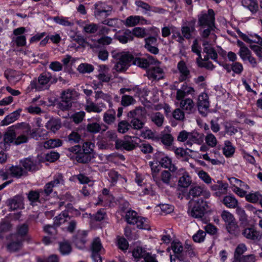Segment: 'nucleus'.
Instances as JSON below:
<instances>
[{
	"label": "nucleus",
	"instance_id": "obj_7",
	"mask_svg": "<svg viewBox=\"0 0 262 262\" xmlns=\"http://www.w3.org/2000/svg\"><path fill=\"white\" fill-rule=\"evenodd\" d=\"M154 159L163 168L168 169L171 172H177L178 168L172 162L171 159L162 152H157L154 155Z\"/></svg>",
	"mask_w": 262,
	"mask_h": 262
},
{
	"label": "nucleus",
	"instance_id": "obj_52",
	"mask_svg": "<svg viewBox=\"0 0 262 262\" xmlns=\"http://www.w3.org/2000/svg\"><path fill=\"white\" fill-rule=\"evenodd\" d=\"M205 140L206 144L211 147H215L217 143L216 137L211 133L207 134L205 138Z\"/></svg>",
	"mask_w": 262,
	"mask_h": 262
},
{
	"label": "nucleus",
	"instance_id": "obj_37",
	"mask_svg": "<svg viewBox=\"0 0 262 262\" xmlns=\"http://www.w3.org/2000/svg\"><path fill=\"white\" fill-rule=\"evenodd\" d=\"M7 248L9 251H15L16 250V235L11 234L8 235L6 238Z\"/></svg>",
	"mask_w": 262,
	"mask_h": 262
},
{
	"label": "nucleus",
	"instance_id": "obj_42",
	"mask_svg": "<svg viewBox=\"0 0 262 262\" xmlns=\"http://www.w3.org/2000/svg\"><path fill=\"white\" fill-rule=\"evenodd\" d=\"M242 5L252 13H256L258 10V4L256 0H242Z\"/></svg>",
	"mask_w": 262,
	"mask_h": 262
},
{
	"label": "nucleus",
	"instance_id": "obj_55",
	"mask_svg": "<svg viewBox=\"0 0 262 262\" xmlns=\"http://www.w3.org/2000/svg\"><path fill=\"white\" fill-rule=\"evenodd\" d=\"M206 27L207 28L204 29L201 34L202 37L207 38L210 36V38L212 39L213 41H215L216 39V36L214 33L211 32V31L214 30L215 27Z\"/></svg>",
	"mask_w": 262,
	"mask_h": 262
},
{
	"label": "nucleus",
	"instance_id": "obj_33",
	"mask_svg": "<svg viewBox=\"0 0 262 262\" xmlns=\"http://www.w3.org/2000/svg\"><path fill=\"white\" fill-rule=\"evenodd\" d=\"M104 128H101V125L98 123H89L86 125V129L89 132L93 134H96L100 132H105L108 126L105 125H103Z\"/></svg>",
	"mask_w": 262,
	"mask_h": 262
},
{
	"label": "nucleus",
	"instance_id": "obj_60",
	"mask_svg": "<svg viewBox=\"0 0 262 262\" xmlns=\"http://www.w3.org/2000/svg\"><path fill=\"white\" fill-rule=\"evenodd\" d=\"M68 140L71 143H79L81 140V137L77 132L72 131L68 135Z\"/></svg>",
	"mask_w": 262,
	"mask_h": 262
},
{
	"label": "nucleus",
	"instance_id": "obj_11",
	"mask_svg": "<svg viewBox=\"0 0 262 262\" xmlns=\"http://www.w3.org/2000/svg\"><path fill=\"white\" fill-rule=\"evenodd\" d=\"M242 234L246 239L253 242H258L262 238V233L253 226L244 229L242 231Z\"/></svg>",
	"mask_w": 262,
	"mask_h": 262
},
{
	"label": "nucleus",
	"instance_id": "obj_9",
	"mask_svg": "<svg viewBox=\"0 0 262 262\" xmlns=\"http://www.w3.org/2000/svg\"><path fill=\"white\" fill-rule=\"evenodd\" d=\"M22 167L17 166V178L26 176L27 171H35L39 169L36 161H34L31 158H27L20 161Z\"/></svg>",
	"mask_w": 262,
	"mask_h": 262
},
{
	"label": "nucleus",
	"instance_id": "obj_57",
	"mask_svg": "<svg viewBox=\"0 0 262 262\" xmlns=\"http://www.w3.org/2000/svg\"><path fill=\"white\" fill-rule=\"evenodd\" d=\"M133 256L135 258H143L144 259L145 257L148 253L144 249L140 247H137L135 248L133 251Z\"/></svg>",
	"mask_w": 262,
	"mask_h": 262
},
{
	"label": "nucleus",
	"instance_id": "obj_5",
	"mask_svg": "<svg viewBox=\"0 0 262 262\" xmlns=\"http://www.w3.org/2000/svg\"><path fill=\"white\" fill-rule=\"evenodd\" d=\"M198 25L205 28L206 27H215V13L212 9H209L207 12H202L198 15Z\"/></svg>",
	"mask_w": 262,
	"mask_h": 262
},
{
	"label": "nucleus",
	"instance_id": "obj_13",
	"mask_svg": "<svg viewBox=\"0 0 262 262\" xmlns=\"http://www.w3.org/2000/svg\"><path fill=\"white\" fill-rule=\"evenodd\" d=\"M111 11V7L107 6L106 9V7H104L102 3H96L95 5L94 15L97 19L106 17L110 15Z\"/></svg>",
	"mask_w": 262,
	"mask_h": 262
},
{
	"label": "nucleus",
	"instance_id": "obj_45",
	"mask_svg": "<svg viewBox=\"0 0 262 262\" xmlns=\"http://www.w3.org/2000/svg\"><path fill=\"white\" fill-rule=\"evenodd\" d=\"M31 127L28 123H17V134L29 135L31 132Z\"/></svg>",
	"mask_w": 262,
	"mask_h": 262
},
{
	"label": "nucleus",
	"instance_id": "obj_3",
	"mask_svg": "<svg viewBox=\"0 0 262 262\" xmlns=\"http://www.w3.org/2000/svg\"><path fill=\"white\" fill-rule=\"evenodd\" d=\"M208 208L207 202L202 199H199L189 202L188 214L196 219H201L204 215Z\"/></svg>",
	"mask_w": 262,
	"mask_h": 262
},
{
	"label": "nucleus",
	"instance_id": "obj_63",
	"mask_svg": "<svg viewBox=\"0 0 262 262\" xmlns=\"http://www.w3.org/2000/svg\"><path fill=\"white\" fill-rule=\"evenodd\" d=\"M171 179V174L168 170H163L160 174V181L165 184L168 185L170 184Z\"/></svg>",
	"mask_w": 262,
	"mask_h": 262
},
{
	"label": "nucleus",
	"instance_id": "obj_51",
	"mask_svg": "<svg viewBox=\"0 0 262 262\" xmlns=\"http://www.w3.org/2000/svg\"><path fill=\"white\" fill-rule=\"evenodd\" d=\"M16 112L14 111L12 113L7 116L1 122V126H7L16 120Z\"/></svg>",
	"mask_w": 262,
	"mask_h": 262
},
{
	"label": "nucleus",
	"instance_id": "obj_22",
	"mask_svg": "<svg viewBox=\"0 0 262 262\" xmlns=\"http://www.w3.org/2000/svg\"><path fill=\"white\" fill-rule=\"evenodd\" d=\"M180 108L187 114L193 113L195 111L194 103L192 99L186 98L181 100L180 103Z\"/></svg>",
	"mask_w": 262,
	"mask_h": 262
},
{
	"label": "nucleus",
	"instance_id": "obj_35",
	"mask_svg": "<svg viewBox=\"0 0 262 262\" xmlns=\"http://www.w3.org/2000/svg\"><path fill=\"white\" fill-rule=\"evenodd\" d=\"M112 42V38L108 36H103L99 38L94 43H89V46L92 49L98 48L100 47V45H108Z\"/></svg>",
	"mask_w": 262,
	"mask_h": 262
},
{
	"label": "nucleus",
	"instance_id": "obj_8",
	"mask_svg": "<svg viewBox=\"0 0 262 262\" xmlns=\"http://www.w3.org/2000/svg\"><path fill=\"white\" fill-rule=\"evenodd\" d=\"M76 92L75 91L67 90L62 92L61 101L58 103V108L63 111L69 110L72 106V101Z\"/></svg>",
	"mask_w": 262,
	"mask_h": 262
},
{
	"label": "nucleus",
	"instance_id": "obj_41",
	"mask_svg": "<svg viewBox=\"0 0 262 262\" xmlns=\"http://www.w3.org/2000/svg\"><path fill=\"white\" fill-rule=\"evenodd\" d=\"M223 204L228 208H235L238 205V201L233 195L226 196L223 201Z\"/></svg>",
	"mask_w": 262,
	"mask_h": 262
},
{
	"label": "nucleus",
	"instance_id": "obj_25",
	"mask_svg": "<svg viewBox=\"0 0 262 262\" xmlns=\"http://www.w3.org/2000/svg\"><path fill=\"white\" fill-rule=\"evenodd\" d=\"M86 234L85 231H78L74 236L73 243L75 246L79 249L84 248L86 243Z\"/></svg>",
	"mask_w": 262,
	"mask_h": 262
},
{
	"label": "nucleus",
	"instance_id": "obj_36",
	"mask_svg": "<svg viewBox=\"0 0 262 262\" xmlns=\"http://www.w3.org/2000/svg\"><path fill=\"white\" fill-rule=\"evenodd\" d=\"M149 117L151 121L158 127H161L163 125L164 117L161 113H154L150 115Z\"/></svg>",
	"mask_w": 262,
	"mask_h": 262
},
{
	"label": "nucleus",
	"instance_id": "obj_46",
	"mask_svg": "<svg viewBox=\"0 0 262 262\" xmlns=\"http://www.w3.org/2000/svg\"><path fill=\"white\" fill-rule=\"evenodd\" d=\"M136 103V100L132 96L123 95L121 97V104L124 107L134 105Z\"/></svg>",
	"mask_w": 262,
	"mask_h": 262
},
{
	"label": "nucleus",
	"instance_id": "obj_39",
	"mask_svg": "<svg viewBox=\"0 0 262 262\" xmlns=\"http://www.w3.org/2000/svg\"><path fill=\"white\" fill-rule=\"evenodd\" d=\"M100 137L97 138V142L96 143V145L100 150H107L108 149H111L113 146V144L112 143L108 141L104 137L99 139Z\"/></svg>",
	"mask_w": 262,
	"mask_h": 262
},
{
	"label": "nucleus",
	"instance_id": "obj_29",
	"mask_svg": "<svg viewBox=\"0 0 262 262\" xmlns=\"http://www.w3.org/2000/svg\"><path fill=\"white\" fill-rule=\"evenodd\" d=\"M103 121L108 125L113 124L116 120V111L113 108L108 109L103 114Z\"/></svg>",
	"mask_w": 262,
	"mask_h": 262
},
{
	"label": "nucleus",
	"instance_id": "obj_2",
	"mask_svg": "<svg viewBox=\"0 0 262 262\" xmlns=\"http://www.w3.org/2000/svg\"><path fill=\"white\" fill-rule=\"evenodd\" d=\"M58 78L54 76L49 72H43L37 78H34L30 83L31 89H35L37 91H41L49 90L51 85L56 83Z\"/></svg>",
	"mask_w": 262,
	"mask_h": 262
},
{
	"label": "nucleus",
	"instance_id": "obj_17",
	"mask_svg": "<svg viewBox=\"0 0 262 262\" xmlns=\"http://www.w3.org/2000/svg\"><path fill=\"white\" fill-rule=\"evenodd\" d=\"M171 249L175 257L181 261L185 259V252L182 244L180 242L173 241L171 243Z\"/></svg>",
	"mask_w": 262,
	"mask_h": 262
},
{
	"label": "nucleus",
	"instance_id": "obj_47",
	"mask_svg": "<svg viewBox=\"0 0 262 262\" xmlns=\"http://www.w3.org/2000/svg\"><path fill=\"white\" fill-rule=\"evenodd\" d=\"M62 145V141L60 139H50L43 143L45 148L49 149L59 147Z\"/></svg>",
	"mask_w": 262,
	"mask_h": 262
},
{
	"label": "nucleus",
	"instance_id": "obj_49",
	"mask_svg": "<svg viewBox=\"0 0 262 262\" xmlns=\"http://www.w3.org/2000/svg\"><path fill=\"white\" fill-rule=\"evenodd\" d=\"M95 145L94 143L91 142H85L83 144L82 150L83 152L89 154L90 155H93L95 157V152L94 151V148Z\"/></svg>",
	"mask_w": 262,
	"mask_h": 262
},
{
	"label": "nucleus",
	"instance_id": "obj_58",
	"mask_svg": "<svg viewBox=\"0 0 262 262\" xmlns=\"http://www.w3.org/2000/svg\"><path fill=\"white\" fill-rule=\"evenodd\" d=\"M221 217L223 220L226 223V225L236 221L233 215L229 211L224 210L221 213Z\"/></svg>",
	"mask_w": 262,
	"mask_h": 262
},
{
	"label": "nucleus",
	"instance_id": "obj_62",
	"mask_svg": "<svg viewBox=\"0 0 262 262\" xmlns=\"http://www.w3.org/2000/svg\"><path fill=\"white\" fill-rule=\"evenodd\" d=\"M98 25L91 23L90 24L85 25L83 28V31L89 34L95 33L98 30Z\"/></svg>",
	"mask_w": 262,
	"mask_h": 262
},
{
	"label": "nucleus",
	"instance_id": "obj_10",
	"mask_svg": "<svg viewBox=\"0 0 262 262\" xmlns=\"http://www.w3.org/2000/svg\"><path fill=\"white\" fill-rule=\"evenodd\" d=\"M29 221L17 225V248L21 246L23 243L28 239Z\"/></svg>",
	"mask_w": 262,
	"mask_h": 262
},
{
	"label": "nucleus",
	"instance_id": "obj_6",
	"mask_svg": "<svg viewBox=\"0 0 262 262\" xmlns=\"http://www.w3.org/2000/svg\"><path fill=\"white\" fill-rule=\"evenodd\" d=\"M90 250L91 257L94 262H102L101 255L104 253L105 249L99 237H96L93 239L91 243Z\"/></svg>",
	"mask_w": 262,
	"mask_h": 262
},
{
	"label": "nucleus",
	"instance_id": "obj_27",
	"mask_svg": "<svg viewBox=\"0 0 262 262\" xmlns=\"http://www.w3.org/2000/svg\"><path fill=\"white\" fill-rule=\"evenodd\" d=\"M197 105L198 110L201 113L202 112L201 110H206L208 108L209 102L208 96L206 93H203L199 96Z\"/></svg>",
	"mask_w": 262,
	"mask_h": 262
},
{
	"label": "nucleus",
	"instance_id": "obj_48",
	"mask_svg": "<svg viewBox=\"0 0 262 262\" xmlns=\"http://www.w3.org/2000/svg\"><path fill=\"white\" fill-rule=\"evenodd\" d=\"M95 98L96 100L102 99L109 103L110 107L112 106V97L110 95L105 94L101 91H98L95 92Z\"/></svg>",
	"mask_w": 262,
	"mask_h": 262
},
{
	"label": "nucleus",
	"instance_id": "obj_30",
	"mask_svg": "<svg viewBox=\"0 0 262 262\" xmlns=\"http://www.w3.org/2000/svg\"><path fill=\"white\" fill-rule=\"evenodd\" d=\"M16 126L12 125L8 128L7 132L6 133L5 135V141L6 142L12 143L15 142L16 143V141H15L16 139Z\"/></svg>",
	"mask_w": 262,
	"mask_h": 262
},
{
	"label": "nucleus",
	"instance_id": "obj_61",
	"mask_svg": "<svg viewBox=\"0 0 262 262\" xmlns=\"http://www.w3.org/2000/svg\"><path fill=\"white\" fill-rule=\"evenodd\" d=\"M136 146V143L132 139V137H127L125 138L123 149L130 151L135 149Z\"/></svg>",
	"mask_w": 262,
	"mask_h": 262
},
{
	"label": "nucleus",
	"instance_id": "obj_38",
	"mask_svg": "<svg viewBox=\"0 0 262 262\" xmlns=\"http://www.w3.org/2000/svg\"><path fill=\"white\" fill-rule=\"evenodd\" d=\"M223 151L224 155L226 157H231L234 154L235 147L230 141L226 140L224 142V147L223 148Z\"/></svg>",
	"mask_w": 262,
	"mask_h": 262
},
{
	"label": "nucleus",
	"instance_id": "obj_50",
	"mask_svg": "<svg viewBox=\"0 0 262 262\" xmlns=\"http://www.w3.org/2000/svg\"><path fill=\"white\" fill-rule=\"evenodd\" d=\"M53 20L56 23L66 27H71L74 24L73 21H69L67 17L56 16Z\"/></svg>",
	"mask_w": 262,
	"mask_h": 262
},
{
	"label": "nucleus",
	"instance_id": "obj_23",
	"mask_svg": "<svg viewBox=\"0 0 262 262\" xmlns=\"http://www.w3.org/2000/svg\"><path fill=\"white\" fill-rule=\"evenodd\" d=\"M146 110L142 106L137 107L135 109L129 111L127 114V117L132 119L137 118L143 119L145 118Z\"/></svg>",
	"mask_w": 262,
	"mask_h": 262
},
{
	"label": "nucleus",
	"instance_id": "obj_40",
	"mask_svg": "<svg viewBox=\"0 0 262 262\" xmlns=\"http://www.w3.org/2000/svg\"><path fill=\"white\" fill-rule=\"evenodd\" d=\"M54 186L52 183L49 182L46 184L43 190H40L41 191V199L43 200H47L49 199V196L50 194L53 192V189Z\"/></svg>",
	"mask_w": 262,
	"mask_h": 262
},
{
	"label": "nucleus",
	"instance_id": "obj_12",
	"mask_svg": "<svg viewBox=\"0 0 262 262\" xmlns=\"http://www.w3.org/2000/svg\"><path fill=\"white\" fill-rule=\"evenodd\" d=\"M188 194L189 196H191L193 198L202 196L204 199H208L210 196V193L207 189L200 186H192Z\"/></svg>",
	"mask_w": 262,
	"mask_h": 262
},
{
	"label": "nucleus",
	"instance_id": "obj_18",
	"mask_svg": "<svg viewBox=\"0 0 262 262\" xmlns=\"http://www.w3.org/2000/svg\"><path fill=\"white\" fill-rule=\"evenodd\" d=\"M148 24V21L146 19L142 16L138 15L128 16L124 22V25L128 27H134L138 24L145 25Z\"/></svg>",
	"mask_w": 262,
	"mask_h": 262
},
{
	"label": "nucleus",
	"instance_id": "obj_14",
	"mask_svg": "<svg viewBox=\"0 0 262 262\" xmlns=\"http://www.w3.org/2000/svg\"><path fill=\"white\" fill-rule=\"evenodd\" d=\"M177 69L180 73L179 80L184 81L191 77L190 71L186 62L183 60H180L177 64Z\"/></svg>",
	"mask_w": 262,
	"mask_h": 262
},
{
	"label": "nucleus",
	"instance_id": "obj_31",
	"mask_svg": "<svg viewBox=\"0 0 262 262\" xmlns=\"http://www.w3.org/2000/svg\"><path fill=\"white\" fill-rule=\"evenodd\" d=\"M226 229L232 237H237L241 233L239 227L236 221L227 224Z\"/></svg>",
	"mask_w": 262,
	"mask_h": 262
},
{
	"label": "nucleus",
	"instance_id": "obj_26",
	"mask_svg": "<svg viewBox=\"0 0 262 262\" xmlns=\"http://www.w3.org/2000/svg\"><path fill=\"white\" fill-rule=\"evenodd\" d=\"M228 185L227 183H223L221 181H218L217 184H214L211 186L212 190L215 191V194L217 196H220L225 194L227 192Z\"/></svg>",
	"mask_w": 262,
	"mask_h": 262
},
{
	"label": "nucleus",
	"instance_id": "obj_24",
	"mask_svg": "<svg viewBox=\"0 0 262 262\" xmlns=\"http://www.w3.org/2000/svg\"><path fill=\"white\" fill-rule=\"evenodd\" d=\"M147 74L148 78L152 80H159L164 77L163 69L158 67V66L149 70Z\"/></svg>",
	"mask_w": 262,
	"mask_h": 262
},
{
	"label": "nucleus",
	"instance_id": "obj_19",
	"mask_svg": "<svg viewBox=\"0 0 262 262\" xmlns=\"http://www.w3.org/2000/svg\"><path fill=\"white\" fill-rule=\"evenodd\" d=\"M98 79L102 82H108L110 81L111 75L108 73L109 68L106 65H100L98 69Z\"/></svg>",
	"mask_w": 262,
	"mask_h": 262
},
{
	"label": "nucleus",
	"instance_id": "obj_28",
	"mask_svg": "<svg viewBox=\"0 0 262 262\" xmlns=\"http://www.w3.org/2000/svg\"><path fill=\"white\" fill-rule=\"evenodd\" d=\"M61 126V120L59 119L52 118L46 123V127L48 129L55 133Z\"/></svg>",
	"mask_w": 262,
	"mask_h": 262
},
{
	"label": "nucleus",
	"instance_id": "obj_53",
	"mask_svg": "<svg viewBox=\"0 0 262 262\" xmlns=\"http://www.w3.org/2000/svg\"><path fill=\"white\" fill-rule=\"evenodd\" d=\"M150 166L151 169V174L154 181L157 183H160V180L158 176V172L160 171L159 165H155L153 162H150Z\"/></svg>",
	"mask_w": 262,
	"mask_h": 262
},
{
	"label": "nucleus",
	"instance_id": "obj_20",
	"mask_svg": "<svg viewBox=\"0 0 262 262\" xmlns=\"http://www.w3.org/2000/svg\"><path fill=\"white\" fill-rule=\"evenodd\" d=\"M105 107V104L102 102L96 104L87 99L85 110L89 113L95 112L99 113H101Z\"/></svg>",
	"mask_w": 262,
	"mask_h": 262
},
{
	"label": "nucleus",
	"instance_id": "obj_34",
	"mask_svg": "<svg viewBox=\"0 0 262 262\" xmlns=\"http://www.w3.org/2000/svg\"><path fill=\"white\" fill-rule=\"evenodd\" d=\"M58 245L59 251L62 255H69L72 252V248L70 243L68 241H63L62 242H59Z\"/></svg>",
	"mask_w": 262,
	"mask_h": 262
},
{
	"label": "nucleus",
	"instance_id": "obj_32",
	"mask_svg": "<svg viewBox=\"0 0 262 262\" xmlns=\"http://www.w3.org/2000/svg\"><path fill=\"white\" fill-rule=\"evenodd\" d=\"M183 172V176L180 178L179 180V185L182 187H188L191 183V180L188 173L184 171V169H181L179 170Z\"/></svg>",
	"mask_w": 262,
	"mask_h": 262
},
{
	"label": "nucleus",
	"instance_id": "obj_59",
	"mask_svg": "<svg viewBox=\"0 0 262 262\" xmlns=\"http://www.w3.org/2000/svg\"><path fill=\"white\" fill-rule=\"evenodd\" d=\"M131 127V125L125 120L120 121L118 124L117 130L119 133L124 134Z\"/></svg>",
	"mask_w": 262,
	"mask_h": 262
},
{
	"label": "nucleus",
	"instance_id": "obj_44",
	"mask_svg": "<svg viewBox=\"0 0 262 262\" xmlns=\"http://www.w3.org/2000/svg\"><path fill=\"white\" fill-rule=\"evenodd\" d=\"M247 250V247L244 244H239L236 248L234 252V260L233 262H237L241 258L242 255Z\"/></svg>",
	"mask_w": 262,
	"mask_h": 262
},
{
	"label": "nucleus",
	"instance_id": "obj_56",
	"mask_svg": "<svg viewBox=\"0 0 262 262\" xmlns=\"http://www.w3.org/2000/svg\"><path fill=\"white\" fill-rule=\"evenodd\" d=\"M77 70L81 73H90L94 71V68L92 64L84 63H81Z\"/></svg>",
	"mask_w": 262,
	"mask_h": 262
},
{
	"label": "nucleus",
	"instance_id": "obj_43",
	"mask_svg": "<svg viewBox=\"0 0 262 262\" xmlns=\"http://www.w3.org/2000/svg\"><path fill=\"white\" fill-rule=\"evenodd\" d=\"M94 158L95 157L94 156L90 155L84 152H80V154L76 155L75 157L76 161L80 163H88Z\"/></svg>",
	"mask_w": 262,
	"mask_h": 262
},
{
	"label": "nucleus",
	"instance_id": "obj_16",
	"mask_svg": "<svg viewBox=\"0 0 262 262\" xmlns=\"http://www.w3.org/2000/svg\"><path fill=\"white\" fill-rule=\"evenodd\" d=\"M114 38L121 43H126L134 39L131 31L128 29L117 32L114 35Z\"/></svg>",
	"mask_w": 262,
	"mask_h": 262
},
{
	"label": "nucleus",
	"instance_id": "obj_64",
	"mask_svg": "<svg viewBox=\"0 0 262 262\" xmlns=\"http://www.w3.org/2000/svg\"><path fill=\"white\" fill-rule=\"evenodd\" d=\"M206 235V232L199 230L193 235L192 238L194 242L196 243H202L204 242Z\"/></svg>",
	"mask_w": 262,
	"mask_h": 262
},
{
	"label": "nucleus",
	"instance_id": "obj_21",
	"mask_svg": "<svg viewBox=\"0 0 262 262\" xmlns=\"http://www.w3.org/2000/svg\"><path fill=\"white\" fill-rule=\"evenodd\" d=\"M203 141V135L196 132H189L186 145L191 147L193 143L201 144Z\"/></svg>",
	"mask_w": 262,
	"mask_h": 262
},
{
	"label": "nucleus",
	"instance_id": "obj_1",
	"mask_svg": "<svg viewBox=\"0 0 262 262\" xmlns=\"http://www.w3.org/2000/svg\"><path fill=\"white\" fill-rule=\"evenodd\" d=\"M112 57L117 60L113 70L118 72L125 71L134 63V56L129 52H119L114 50L111 52Z\"/></svg>",
	"mask_w": 262,
	"mask_h": 262
},
{
	"label": "nucleus",
	"instance_id": "obj_4",
	"mask_svg": "<svg viewBox=\"0 0 262 262\" xmlns=\"http://www.w3.org/2000/svg\"><path fill=\"white\" fill-rule=\"evenodd\" d=\"M125 220L130 225H136L137 228L141 229L149 230L150 229L149 222L147 219L139 216L136 211L128 210L126 212Z\"/></svg>",
	"mask_w": 262,
	"mask_h": 262
},
{
	"label": "nucleus",
	"instance_id": "obj_15",
	"mask_svg": "<svg viewBox=\"0 0 262 262\" xmlns=\"http://www.w3.org/2000/svg\"><path fill=\"white\" fill-rule=\"evenodd\" d=\"M196 19L192 18L184 24L182 27V34L186 39H190L192 37L191 33L195 31Z\"/></svg>",
	"mask_w": 262,
	"mask_h": 262
},
{
	"label": "nucleus",
	"instance_id": "obj_54",
	"mask_svg": "<svg viewBox=\"0 0 262 262\" xmlns=\"http://www.w3.org/2000/svg\"><path fill=\"white\" fill-rule=\"evenodd\" d=\"M131 32L133 36L138 38H143L147 35L146 29L141 27H135Z\"/></svg>",
	"mask_w": 262,
	"mask_h": 262
}]
</instances>
